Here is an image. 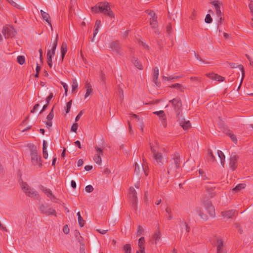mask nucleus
<instances>
[{
    "mask_svg": "<svg viewBox=\"0 0 253 253\" xmlns=\"http://www.w3.org/2000/svg\"><path fill=\"white\" fill-rule=\"evenodd\" d=\"M171 104L176 114L177 122L184 130H187L191 127V123L189 121H186L185 118L180 115L181 111L182 103L180 99L173 98L169 101V104Z\"/></svg>",
    "mask_w": 253,
    "mask_h": 253,
    "instance_id": "f257e3e1",
    "label": "nucleus"
},
{
    "mask_svg": "<svg viewBox=\"0 0 253 253\" xmlns=\"http://www.w3.org/2000/svg\"><path fill=\"white\" fill-rule=\"evenodd\" d=\"M91 11L96 13H101L108 16L111 19H114L115 15L111 9L109 3L107 1L98 2L95 6L91 8Z\"/></svg>",
    "mask_w": 253,
    "mask_h": 253,
    "instance_id": "f03ea898",
    "label": "nucleus"
},
{
    "mask_svg": "<svg viewBox=\"0 0 253 253\" xmlns=\"http://www.w3.org/2000/svg\"><path fill=\"white\" fill-rule=\"evenodd\" d=\"M31 161L33 165H38L39 168L42 167L41 156L38 154L36 147L33 145L30 148Z\"/></svg>",
    "mask_w": 253,
    "mask_h": 253,
    "instance_id": "7ed1b4c3",
    "label": "nucleus"
},
{
    "mask_svg": "<svg viewBox=\"0 0 253 253\" xmlns=\"http://www.w3.org/2000/svg\"><path fill=\"white\" fill-rule=\"evenodd\" d=\"M180 158L178 153H175L173 155V158L169 160L167 168L168 174H169V171L172 169H178L180 167Z\"/></svg>",
    "mask_w": 253,
    "mask_h": 253,
    "instance_id": "20e7f679",
    "label": "nucleus"
},
{
    "mask_svg": "<svg viewBox=\"0 0 253 253\" xmlns=\"http://www.w3.org/2000/svg\"><path fill=\"white\" fill-rule=\"evenodd\" d=\"M21 188L27 196L33 197L37 200L40 199V196L37 191L31 188L26 183L22 182Z\"/></svg>",
    "mask_w": 253,
    "mask_h": 253,
    "instance_id": "39448f33",
    "label": "nucleus"
},
{
    "mask_svg": "<svg viewBox=\"0 0 253 253\" xmlns=\"http://www.w3.org/2000/svg\"><path fill=\"white\" fill-rule=\"evenodd\" d=\"M2 33L5 38L8 39L13 37L16 34V31L12 26L7 25L3 27Z\"/></svg>",
    "mask_w": 253,
    "mask_h": 253,
    "instance_id": "423d86ee",
    "label": "nucleus"
},
{
    "mask_svg": "<svg viewBox=\"0 0 253 253\" xmlns=\"http://www.w3.org/2000/svg\"><path fill=\"white\" fill-rule=\"evenodd\" d=\"M40 211L44 214L48 215H56V212L54 209L50 208L48 206L41 204L39 207Z\"/></svg>",
    "mask_w": 253,
    "mask_h": 253,
    "instance_id": "0eeeda50",
    "label": "nucleus"
},
{
    "mask_svg": "<svg viewBox=\"0 0 253 253\" xmlns=\"http://www.w3.org/2000/svg\"><path fill=\"white\" fill-rule=\"evenodd\" d=\"M202 203L209 212L210 215L213 217L215 215V210L211 201L208 200H202Z\"/></svg>",
    "mask_w": 253,
    "mask_h": 253,
    "instance_id": "6e6552de",
    "label": "nucleus"
},
{
    "mask_svg": "<svg viewBox=\"0 0 253 253\" xmlns=\"http://www.w3.org/2000/svg\"><path fill=\"white\" fill-rule=\"evenodd\" d=\"M239 158V157L235 153H232L231 154L230 159L229 166L232 170H235L237 168V162Z\"/></svg>",
    "mask_w": 253,
    "mask_h": 253,
    "instance_id": "1a4fd4ad",
    "label": "nucleus"
},
{
    "mask_svg": "<svg viewBox=\"0 0 253 253\" xmlns=\"http://www.w3.org/2000/svg\"><path fill=\"white\" fill-rule=\"evenodd\" d=\"M149 145L151 151L152 153L153 154V156L154 157L155 160L157 161V162L162 164L163 157L162 156V154L157 152V151L155 149L154 147L153 146V144L151 142H149Z\"/></svg>",
    "mask_w": 253,
    "mask_h": 253,
    "instance_id": "9d476101",
    "label": "nucleus"
},
{
    "mask_svg": "<svg viewBox=\"0 0 253 253\" xmlns=\"http://www.w3.org/2000/svg\"><path fill=\"white\" fill-rule=\"evenodd\" d=\"M95 148L96 151V153L94 157L93 160L96 164L100 165L102 162L101 156H103V149L97 146H96Z\"/></svg>",
    "mask_w": 253,
    "mask_h": 253,
    "instance_id": "9b49d317",
    "label": "nucleus"
},
{
    "mask_svg": "<svg viewBox=\"0 0 253 253\" xmlns=\"http://www.w3.org/2000/svg\"><path fill=\"white\" fill-rule=\"evenodd\" d=\"M129 198L132 203V206L135 207L137 200V193L133 187H130L129 188Z\"/></svg>",
    "mask_w": 253,
    "mask_h": 253,
    "instance_id": "f8f14e48",
    "label": "nucleus"
},
{
    "mask_svg": "<svg viewBox=\"0 0 253 253\" xmlns=\"http://www.w3.org/2000/svg\"><path fill=\"white\" fill-rule=\"evenodd\" d=\"M110 48L111 50L121 54V48L120 43L119 41H114L110 43Z\"/></svg>",
    "mask_w": 253,
    "mask_h": 253,
    "instance_id": "ddd939ff",
    "label": "nucleus"
},
{
    "mask_svg": "<svg viewBox=\"0 0 253 253\" xmlns=\"http://www.w3.org/2000/svg\"><path fill=\"white\" fill-rule=\"evenodd\" d=\"M206 191L209 193V196L212 198L214 196L215 193L213 192L215 188L213 183L207 182L205 185Z\"/></svg>",
    "mask_w": 253,
    "mask_h": 253,
    "instance_id": "4468645a",
    "label": "nucleus"
},
{
    "mask_svg": "<svg viewBox=\"0 0 253 253\" xmlns=\"http://www.w3.org/2000/svg\"><path fill=\"white\" fill-rule=\"evenodd\" d=\"M154 114L158 115L163 123L165 127L167 126V118L164 111H159L154 112Z\"/></svg>",
    "mask_w": 253,
    "mask_h": 253,
    "instance_id": "2eb2a0df",
    "label": "nucleus"
},
{
    "mask_svg": "<svg viewBox=\"0 0 253 253\" xmlns=\"http://www.w3.org/2000/svg\"><path fill=\"white\" fill-rule=\"evenodd\" d=\"M236 210H230L226 211H223L221 212V214L222 216L224 218L228 219L229 218H232L235 214Z\"/></svg>",
    "mask_w": 253,
    "mask_h": 253,
    "instance_id": "dca6fc26",
    "label": "nucleus"
},
{
    "mask_svg": "<svg viewBox=\"0 0 253 253\" xmlns=\"http://www.w3.org/2000/svg\"><path fill=\"white\" fill-rule=\"evenodd\" d=\"M41 189L51 200L56 199L55 196L53 195L51 191L49 189H48V188L44 187L43 186H41Z\"/></svg>",
    "mask_w": 253,
    "mask_h": 253,
    "instance_id": "f3484780",
    "label": "nucleus"
},
{
    "mask_svg": "<svg viewBox=\"0 0 253 253\" xmlns=\"http://www.w3.org/2000/svg\"><path fill=\"white\" fill-rule=\"evenodd\" d=\"M206 75L209 78L217 81H223L225 79L224 77H223L221 76L217 75V74H214L213 73H209L207 74Z\"/></svg>",
    "mask_w": 253,
    "mask_h": 253,
    "instance_id": "a211bd4d",
    "label": "nucleus"
},
{
    "mask_svg": "<svg viewBox=\"0 0 253 253\" xmlns=\"http://www.w3.org/2000/svg\"><path fill=\"white\" fill-rule=\"evenodd\" d=\"M223 242L221 239H217V253H226L223 249Z\"/></svg>",
    "mask_w": 253,
    "mask_h": 253,
    "instance_id": "6ab92c4d",
    "label": "nucleus"
},
{
    "mask_svg": "<svg viewBox=\"0 0 253 253\" xmlns=\"http://www.w3.org/2000/svg\"><path fill=\"white\" fill-rule=\"evenodd\" d=\"M41 14L42 16V18L43 19V20H45L46 22H47L48 23V24H49V25L52 27V25H51V21L50 20H49L50 19V16L49 15L44 12V11H43L42 10H41ZM52 28H51L52 29Z\"/></svg>",
    "mask_w": 253,
    "mask_h": 253,
    "instance_id": "aec40b11",
    "label": "nucleus"
},
{
    "mask_svg": "<svg viewBox=\"0 0 253 253\" xmlns=\"http://www.w3.org/2000/svg\"><path fill=\"white\" fill-rule=\"evenodd\" d=\"M161 238V233L160 231L159 228L157 230V231L154 233L153 235V239L155 241L154 243L153 244H156L157 242Z\"/></svg>",
    "mask_w": 253,
    "mask_h": 253,
    "instance_id": "412c9836",
    "label": "nucleus"
},
{
    "mask_svg": "<svg viewBox=\"0 0 253 253\" xmlns=\"http://www.w3.org/2000/svg\"><path fill=\"white\" fill-rule=\"evenodd\" d=\"M67 51V45L66 42H63L61 46V58L63 60Z\"/></svg>",
    "mask_w": 253,
    "mask_h": 253,
    "instance_id": "4be33fe9",
    "label": "nucleus"
},
{
    "mask_svg": "<svg viewBox=\"0 0 253 253\" xmlns=\"http://www.w3.org/2000/svg\"><path fill=\"white\" fill-rule=\"evenodd\" d=\"M159 77V69L158 67H155L154 69V78L153 81L157 86H159V84L157 82Z\"/></svg>",
    "mask_w": 253,
    "mask_h": 253,
    "instance_id": "5701e85b",
    "label": "nucleus"
},
{
    "mask_svg": "<svg viewBox=\"0 0 253 253\" xmlns=\"http://www.w3.org/2000/svg\"><path fill=\"white\" fill-rule=\"evenodd\" d=\"M131 62L137 69L139 70L143 69V66L141 64V63L138 61L137 58L133 57L132 59H131Z\"/></svg>",
    "mask_w": 253,
    "mask_h": 253,
    "instance_id": "b1692460",
    "label": "nucleus"
},
{
    "mask_svg": "<svg viewBox=\"0 0 253 253\" xmlns=\"http://www.w3.org/2000/svg\"><path fill=\"white\" fill-rule=\"evenodd\" d=\"M85 87L86 88V92L85 94L84 97L85 98H86L92 92V88L91 84L87 82L85 83Z\"/></svg>",
    "mask_w": 253,
    "mask_h": 253,
    "instance_id": "393cba45",
    "label": "nucleus"
},
{
    "mask_svg": "<svg viewBox=\"0 0 253 253\" xmlns=\"http://www.w3.org/2000/svg\"><path fill=\"white\" fill-rule=\"evenodd\" d=\"M58 36L57 34L55 38V40L54 41L53 44L51 49L50 50V54L51 55H54L55 53V50L56 49V47L58 43Z\"/></svg>",
    "mask_w": 253,
    "mask_h": 253,
    "instance_id": "a878e982",
    "label": "nucleus"
},
{
    "mask_svg": "<svg viewBox=\"0 0 253 253\" xmlns=\"http://www.w3.org/2000/svg\"><path fill=\"white\" fill-rule=\"evenodd\" d=\"M196 211L202 219L204 220H207L208 219V216L202 212L201 209L200 207L197 208Z\"/></svg>",
    "mask_w": 253,
    "mask_h": 253,
    "instance_id": "bb28decb",
    "label": "nucleus"
},
{
    "mask_svg": "<svg viewBox=\"0 0 253 253\" xmlns=\"http://www.w3.org/2000/svg\"><path fill=\"white\" fill-rule=\"evenodd\" d=\"M42 155L44 159H47L48 157V153L46 150L47 148V142L45 140H43V144H42Z\"/></svg>",
    "mask_w": 253,
    "mask_h": 253,
    "instance_id": "cd10ccee",
    "label": "nucleus"
},
{
    "mask_svg": "<svg viewBox=\"0 0 253 253\" xmlns=\"http://www.w3.org/2000/svg\"><path fill=\"white\" fill-rule=\"evenodd\" d=\"M145 242V238L143 237H141L138 241V246L140 250L145 251L144 244Z\"/></svg>",
    "mask_w": 253,
    "mask_h": 253,
    "instance_id": "c85d7f7f",
    "label": "nucleus"
},
{
    "mask_svg": "<svg viewBox=\"0 0 253 253\" xmlns=\"http://www.w3.org/2000/svg\"><path fill=\"white\" fill-rule=\"evenodd\" d=\"M180 226L182 230L184 229L186 232H189L190 230V228L185 221H181Z\"/></svg>",
    "mask_w": 253,
    "mask_h": 253,
    "instance_id": "c756f323",
    "label": "nucleus"
},
{
    "mask_svg": "<svg viewBox=\"0 0 253 253\" xmlns=\"http://www.w3.org/2000/svg\"><path fill=\"white\" fill-rule=\"evenodd\" d=\"M77 215L78 216V223L79 225L81 227H82L84 226L85 223V220L82 218V217L81 215L80 212L79 211Z\"/></svg>",
    "mask_w": 253,
    "mask_h": 253,
    "instance_id": "7c9ffc66",
    "label": "nucleus"
},
{
    "mask_svg": "<svg viewBox=\"0 0 253 253\" xmlns=\"http://www.w3.org/2000/svg\"><path fill=\"white\" fill-rule=\"evenodd\" d=\"M74 235L75 236L76 239H77V240H78L79 243H81L82 242H84V238L81 236H80V234L78 230H75Z\"/></svg>",
    "mask_w": 253,
    "mask_h": 253,
    "instance_id": "2f4dec72",
    "label": "nucleus"
},
{
    "mask_svg": "<svg viewBox=\"0 0 253 253\" xmlns=\"http://www.w3.org/2000/svg\"><path fill=\"white\" fill-rule=\"evenodd\" d=\"M157 17H153L151 18L150 19V24L152 28L153 29H155L157 27Z\"/></svg>",
    "mask_w": 253,
    "mask_h": 253,
    "instance_id": "473e14b6",
    "label": "nucleus"
},
{
    "mask_svg": "<svg viewBox=\"0 0 253 253\" xmlns=\"http://www.w3.org/2000/svg\"><path fill=\"white\" fill-rule=\"evenodd\" d=\"M238 67H239V69L242 72V79H241V82H240V85L238 87V89H237V90H238L240 88V86L241 85V84L242 83V81L243 80V79L244 78V76H245V70H244V67L243 65H238Z\"/></svg>",
    "mask_w": 253,
    "mask_h": 253,
    "instance_id": "72a5a7b5",
    "label": "nucleus"
},
{
    "mask_svg": "<svg viewBox=\"0 0 253 253\" xmlns=\"http://www.w3.org/2000/svg\"><path fill=\"white\" fill-rule=\"evenodd\" d=\"M170 87L176 88L181 92H183L184 89V87L181 84L178 83L172 84L171 86H170Z\"/></svg>",
    "mask_w": 253,
    "mask_h": 253,
    "instance_id": "f704fd0d",
    "label": "nucleus"
},
{
    "mask_svg": "<svg viewBox=\"0 0 253 253\" xmlns=\"http://www.w3.org/2000/svg\"><path fill=\"white\" fill-rule=\"evenodd\" d=\"M217 154L218 155V157H219L220 161H221V164L223 166L224 161H225V156L223 154V153L220 151L218 150L217 151Z\"/></svg>",
    "mask_w": 253,
    "mask_h": 253,
    "instance_id": "c9c22d12",
    "label": "nucleus"
},
{
    "mask_svg": "<svg viewBox=\"0 0 253 253\" xmlns=\"http://www.w3.org/2000/svg\"><path fill=\"white\" fill-rule=\"evenodd\" d=\"M72 87V92H75L77 91L78 84V83L76 79L73 80Z\"/></svg>",
    "mask_w": 253,
    "mask_h": 253,
    "instance_id": "e433bc0d",
    "label": "nucleus"
},
{
    "mask_svg": "<svg viewBox=\"0 0 253 253\" xmlns=\"http://www.w3.org/2000/svg\"><path fill=\"white\" fill-rule=\"evenodd\" d=\"M131 250V246L129 244H126L123 247V251L125 253H130Z\"/></svg>",
    "mask_w": 253,
    "mask_h": 253,
    "instance_id": "4c0bfd02",
    "label": "nucleus"
},
{
    "mask_svg": "<svg viewBox=\"0 0 253 253\" xmlns=\"http://www.w3.org/2000/svg\"><path fill=\"white\" fill-rule=\"evenodd\" d=\"M17 61L19 64L23 65L25 63V58L23 55L18 56L17 57Z\"/></svg>",
    "mask_w": 253,
    "mask_h": 253,
    "instance_id": "58836bf2",
    "label": "nucleus"
},
{
    "mask_svg": "<svg viewBox=\"0 0 253 253\" xmlns=\"http://www.w3.org/2000/svg\"><path fill=\"white\" fill-rule=\"evenodd\" d=\"M166 211L168 213L167 217L169 220H171L172 219L173 217L171 213V210L170 208L169 207H167L166 209Z\"/></svg>",
    "mask_w": 253,
    "mask_h": 253,
    "instance_id": "ea45409f",
    "label": "nucleus"
},
{
    "mask_svg": "<svg viewBox=\"0 0 253 253\" xmlns=\"http://www.w3.org/2000/svg\"><path fill=\"white\" fill-rule=\"evenodd\" d=\"M245 187V184H239L233 189V191L236 192L244 189Z\"/></svg>",
    "mask_w": 253,
    "mask_h": 253,
    "instance_id": "a19ab883",
    "label": "nucleus"
},
{
    "mask_svg": "<svg viewBox=\"0 0 253 253\" xmlns=\"http://www.w3.org/2000/svg\"><path fill=\"white\" fill-rule=\"evenodd\" d=\"M143 232H144V229H143V227L139 225L137 227V229L136 236H140L142 234Z\"/></svg>",
    "mask_w": 253,
    "mask_h": 253,
    "instance_id": "79ce46f5",
    "label": "nucleus"
},
{
    "mask_svg": "<svg viewBox=\"0 0 253 253\" xmlns=\"http://www.w3.org/2000/svg\"><path fill=\"white\" fill-rule=\"evenodd\" d=\"M53 108L54 107L52 108L50 112H49V114L47 115L46 119L48 121H51L54 117V113H53Z\"/></svg>",
    "mask_w": 253,
    "mask_h": 253,
    "instance_id": "37998d69",
    "label": "nucleus"
},
{
    "mask_svg": "<svg viewBox=\"0 0 253 253\" xmlns=\"http://www.w3.org/2000/svg\"><path fill=\"white\" fill-rule=\"evenodd\" d=\"M54 55H51L50 54V49H48L47 51V62H52V57Z\"/></svg>",
    "mask_w": 253,
    "mask_h": 253,
    "instance_id": "c03bdc74",
    "label": "nucleus"
},
{
    "mask_svg": "<svg viewBox=\"0 0 253 253\" xmlns=\"http://www.w3.org/2000/svg\"><path fill=\"white\" fill-rule=\"evenodd\" d=\"M205 21L206 23L208 24H210L212 22V19L210 14H207Z\"/></svg>",
    "mask_w": 253,
    "mask_h": 253,
    "instance_id": "a18cd8bd",
    "label": "nucleus"
},
{
    "mask_svg": "<svg viewBox=\"0 0 253 253\" xmlns=\"http://www.w3.org/2000/svg\"><path fill=\"white\" fill-rule=\"evenodd\" d=\"M72 100H71L69 102L67 103L66 108V113H68L70 110L71 105H72Z\"/></svg>",
    "mask_w": 253,
    "mask_h": 253,
    "instance_id": "49530a36",
    "label": "nucleus"
},
{
    "mask_svg": "<svg viewBox=\"0 0 253 253\" xmlns=\"http://www.w3.org/2000/svg\"><path fill=\"white\" fill-rule=\"evenodd\" d=\"M228 135L230 136L232 140L235 143H237V139L235 135H234L231 132L228 133Z\"/></svg>",
    "mask_w": 253,
    "mask_h": 253,
    "instance_id": "de8ad7c7",
    "label": "nucleus"
},
{
    "mask_svg": "<svg viewBox=\"0 0 253 253\" xmlns=\"http://www.w3.org/2000/svg\"><path fill=\"white\" fill-rule=\"evenodd\" d=\"M134 173L137 175H138L140 173V168L137 163L135 164Z\"/></svg>",
    "mask_w": 253,
    "mask_h": 253,
    "instance_id": "09e8293b",
    "label": "nucleus"
},
{
    "mask_svg": "<svg viewBox=\"0 0 253 253\" xmlns=\"http://www.w3.org/2000/svg\"><path fill=\"white\" fill-rule=\"evenodd\" d=\"M80 253H85L84 242H82L81 243H80Z\"/></svg>",
    "mask_w": 253,
    "mask_h": 253,
    "instance_id": "8fccbe9b",
    "label": "nucleus"
},
{
    "mask_svg": "<svg viewBox=\"0 0 253 253\" xmlns=\"http://www.w3.org/2000/svg\"><path fill=\"white\" fill-rule=\"evenodd\" d=\"M85 189L86 192L88 193H90L93 191L94 189L92 185H88L85 187Z\"/></svg>",
    "mask_w": 253,
    "mask_h": 253,
    "instance_id": "3c124183",
    "label": "nucleus"
},
{
    "mask_svg": "<svg viewBox=\"0 0 253 253\" xmlns=\"http://www.w3.org/2000/svg\"><path fill=\"white\" fill-rule=\"evenodd\" d=\"M215 10H216V13L218 16H221V11L220 9V4L218 5H216V7H215Z\"/></svg>",
    "mask_w": 253,
    "mask_h": 253,
    "instance_id": "603ef678",
    "label": "nucleus"
},
{
    "mask_svg": "<svg viewBox=\"0 0 253 253\" xmlns=\"http://www.w3.org/2000/svg\"><path fill=\"white\" fill-rule=\"evenodd\" d=\"M78 124L77 123L73 124L71 127V131L76 132L78 129Z\"/></svg>",
    "mask_w": 253,
    "mask_h": 253,
    "instance_id": "864d4df0",
    "label": "nucleus"
},
{
    "mask_svg": "<svg viewBox=\"0 0 253 253\" xmlns=\"http://www.w3.org/2000/svg\"><path fill=\"white\" fill-rule=\"evenodd\" d=\"M100 78L101 80V82H102V84H105L106 78H105V74L102 72H101L100 74Z\"/></svg>",
    "mask_w": 253,
    "mask_h": 253,
    "instance_id": "5fc2aeb1",
    "label": "nucleus"
},
{
    "mask_svg": "<svg viewBox=\"0 0 253 253\" xmlns=\"http://www.w3.org/2000/svg\"><path fill=\"white\" fill-rule=\"evenodd\" d=\"M7 1L12 6L20 8V6L12 0H8Z\"/></svg>",
    "mask_w": 253,
    "mask_h": 253,
    "instance_id": "6e6d98bb",
    "label": "nucleus"
},
{
    "mask_svg": "<svg viewBox=\"0 0 253 253\" xmlns=\"http://www.w3.org/2000/svg\"><path fill=\"white\" fill-rule=\"evenodd\" d=\"M53 97V93L51 92L49 95L46 98V102L47 104H49V101L52 99Z\"/></svg>",
    "mask_w": 253,
    "mask_h": 253,
    "instance_id": "4d7b16f0",
    "label": "nucleus"
},
{
    "mask_svg": "<svg viewBox=\"0 0 253 253\" xmlns=\"http://www.w3.org/2000/svg\"><path fill=\"white\" fill-rule=\"evenodd\" d=\"M208 153L212 161L214 162L215 160V158L214 156H213L212 151L210 149H208Z\"/></svg>",
    "mask_w": 253,
    "mask_h": 253,
    "instance_id": "13d9d810",
    "label": "nucleus"
},
{
    "mask_svg": "<svg viewBox=\"0 0 253 253\" xmlns=\"http://www.w3.org/2000/svg\"><path fill=\"white\" fill-rule=\"evenodd\" d=\"M69 228L67 225H65L63 226V231L65 234H67L69 233Z\"/></svg>",
    "mask_w": 253,
    "mask_h": 253,
    "instance_id": "bf43d9fd",
    "label": "nucleus"
},
{
    "mask_svg": "<svg viewBox=\"0 0 253 253\" xmlns=\"http://www.w3.org/2000/svg\"><path fill=\"white\" fill-rule=\"evenodd\" d=\"M171 31H172V27H171V24L170 23H169L167 26V32L168 33V34H169L171 33Z\"/></svg>",
    "mask_w": 253,
    "mask_h": 253,
    "instance_id": "052dcab7",
    "label": "nucleus"
},
{
    "mask_svg": "<svg viewBox=\"0 0 253 253\" xmlns=\"http://www.w3.org/2000/svg\"><path fill=\"white\" fill-rule=\"evenodd\" d=\"M83 111H81L79 114H78V115L76 116V118H75V122H78L80 118L82 117V115H83Z\"/></svg>",
    "mask_w": 253,
    "mask_h": 253,
    "instance_id": "680f3d73",
    "label": "nucleus"
},
{
    "mask_svg": "<svg viewBox=\"0 0 253 253\" xmlns=\"http://www.w3.org/2000/svg\"><path fill=\"white\" fill-rule=\"evenodd\" d=\"M61 84H62L63 87L65 89V93L66 95H67V92L68 91V85L66 83L63 82H61Z\"/></svg>",
    "mask_w": 253,
    "mask_h": 253,
    "instance_id": "e2e57ef3",
    "label": "nucleus"
},
{
    "mask_svg": "<svg viewBox=\"0 0 253 253\" xmlns=\"http://www.w3.org/2000/svg\"><path fill=\"white\" fill-rule=\"evenodd\" d=\"M101 26V21L100 20H97L95 22V25H94V28H98L99 29V28Z\"/></svg>",
    "mask_w": 253,
    "mask_h": 253,
    "instance_id": "0e129e2a",
    "label": "nucleus"
},
{
    "mask_svg": "<svg viewBox=\"0 0 253 253\" xmlns=\"http://www.w3.org/2000/svg\"><path fill=\"white\" fill-rule=\"evenodd\" d=\"M36 74L35 75V77H39V72L41 70V67L40 66L37 65V67H36Z\"/></svg>",
    "mask_w": 253,
    "mask_h": 253,
    "instance_id": "69168bd1",
    "label": "nucleus"
},
{
    "mask_svg": "<svg viewBox=\"0 0 253 253\" xmlns=\"http://www.w3.org/2000/svg\"><path fill=\"white\" fill-rule=\"evenodd\" d=\"M39 106L40 105L38 103L35 104L33 109L31 110V113H34L35 112L36 110L39 107Z\"/></svg>",
    "mask_w": 253,
    "mask_h": 253,
    "instance_id": "338daca9",
    "label": "nucleus"
},
{
    "mask_svg": "<svg viewBox=\"0 0 253 253\" xmlns=\"http://www.w3.org/2000/svg\"><path fill=\"white\" fill-rule=\"evenodd\" d=\"M118 92H119V93L120 96L123 97V96H124L123 90L122 88L120 86L118 87Z\"/></svg>",
    "mask_w": 253,
    "mask_h": 253,
    "instance_id": "774afa93",
    "label": "nucleus"
}]
</instances>
